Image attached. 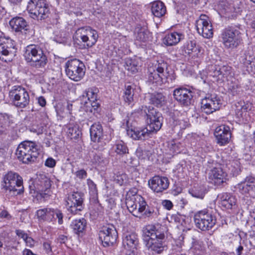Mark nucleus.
I'll return each instance as SVG.
<instances>
[{
    "mask_svg": "<svg viewBox=\"0 0 255 255\" xmlns=\"http://www.w3.org/2000/svg\"><path fill=\"white\" fill-rule=\"evenodd\" d=\"M146 246L153 254H160L165 248L163 227L159 224L146 226L144 230Z\"/></svg>",
    "mask_w": 255,
    "mask_h": 255,
    "instance_id": "obj_1",
    "label": "nucleus"
},
{
    "mask_svg": "<svg viewBox=\"0 0 255 255\" xmlns=\"http://www.w3.org/2000/svg\"><path fill=\"white\" fill-rule=\"evenodd\" d=\"M155 69H149L148 81L149 83L161 85L165 83H172L175 79L176 76L173 72L169 71L168 64L161 61L155 66Z\"/></svg>",
    "mask_w": 255,
    "mask_h": 255,
    "instance_id": "obj_2",
    "label": "nucleus"
},
{
    "mask_svg": "<svg viewBox=\"0 0 255 255\" xmlns=\"http://www.w3.org/2000/svg\"><path fill=\"white\" fill-rule=\"evenodd\" d=\"M23 56L29 65L36 69L45 67L48 62L43 50L38 45L30 44L27 46Z\"/></svg>",
    "mask_w": 255,
    "mask_h": 255,
    "instance_id": "obj_3",
    "label": "nucleus"
},
{
    "mask_svg": "<svg viewBox=\"0 0 255 255\" xmlns=\"http://www.w3.org/2000/svg\"><path fill=\"white\" fill-rule=\"evenodd\" d=\"M39 154L37 144L32 141L25 140L18 146L15 154L18 159L25 164L34 162Z\"/></svg>",
    "mask_w": 255,
    "mask_h": 255,
    "instance_id": "obj_4",
    "label": "nucleus"
},
{
    "mask_svg": "<svg viewBox=\"0 0 255 255\" xmlns=\"http://www.w3.org/2000/svg\"><path fill=\"white\" fill-rule=\"evenodd\" d=\"M98 38L97 31L90 27L78 29L73 36L74 42L77 44H82L84 48L92 47L97 42Z\"/></svg>",
    "mask_w": 255,
    "mask_h": 255,
    "instance_id": "obj_5",
    "label": "nucleus"
},
{
    "mask_svg": "<svg viewBox=\"0 0 255 255\" xmlns=\"http://www.w3.org/2000/svg\"><path fill=\"white\" fill-rule=\"evenodd\" d=\"M141 111L145 114L146 122L150 131H157L162 125V114L153 107L142 106Z\"/></svg>",
    "mask_w": 255,
    "mask_h": 255,
    "instance_id": "obj_6",
    "label": "nucleus"
},
{
    "mask_svg": "<svg viewBox=\"0 0 255 255\" xmlns=\"http://www.w3.org/2000/svg\"><path fill=\"white\" fill-rule=\"evenodd\" d=\"M27 9L33 18L45 19L50 12L49 4L46 0H30Z\"/></svg>",
    "mask_w": 255,
    "mask_h": 255,
    "instance_id": "obj_7",
    "label": "nucleus"
},
{
    "mask_svg": "<svg viewBox=\"0 0 255 255\" xmlns=\"http://www.w3.org/2000/svg\"><path fill=\"white\" fill-rule=\"evenodd\" d=\"M4 187L14 195H18L24 191L22 177L18 174L10 171L3 177Z\"/></svg>",
    "mask_w": 255,
    "mask_h": 255,
    "instance_id": "obj_8",
    "label": "nucleus"
},
{
    "mask_svg": "<svg viewBox=\"0 0 255 255\" xmlns=\"http://www.w3.org/2000/svg\"><path fill=\"white\" fill-rule=\"evenodd\" d=\"M9 96L14 106L19 108H24L29 103V96L27 91L20 86H15L9 91Z\"/></svg>",
    "mask_w": 255,
    "mask_h": 255,
    "instance_id": "obj_9",
    "label": "nucleus"
},
{
    "mask_svg": "<svg viewBox=\"0 0 255 255\" xmlns=\"http://www.w3.org/2000/svg\"><path fill=\"white\" fill-rule=\"evenodd\" d=\"M196 227L202 231H208L215 225L216 219L210 212L206 210L198 212L194 216Z\"/></svg>",
    "mask_w": 255,
    "mask_h": 255,
    "instance_id": "obj_10",
    "label": "nucleus"
},
{
    "mask_svg": "<svg viewBox=\"0 0 255 255\" xmlns=\"http://www.w3.org/2000/svg\"><path fill=\"white\" fill-rule=\"evenodd\" d=\"M85 66L77 59L68 60L65 64V72L67 76L75 81H80L85 75Z\"/></svg>",
    "mask_w": 255,
    "mask_h": 255,
    "instance_id": "obj_11",
    "label": "nucleus"
},
{
    "mask_svg": "<svg viewBox=\"0 0 255 255\" xmlns=\"http://www.w3.org/2000/svg\"><path fill=\"white\" fill-rule=\"evenodd\" d=\"M222 38L225 47L233 49L237 47L241 41V33L235 28L228 26L223 30Z\"/></svg>",
    "mask_w": 255,
    "mask_h": 255,
    "instance_id": "obj_12",
    "label": "nucleus"
},
{
    "mask_svg": "<svg viewBox=\"0 0 255 255\" xmlns=\"http://www.w3.org/2000/svg\"><path fill=\"white\" fill-rule=\"evenodd\" d=\"M99 239L104 247L112 246L116 242L118 232L113 224L104 226L99 233Z\"/></svg>",
    "mask_w": 255,
    "mask_h": 255,
    "instance_id": "obj_13",
    "label": "nucleus"
},
{
    "mask_svg": "<svg viewBox=\"0 0 255 255\" xmlns=\"http://www.w3.org/2000/svg\"><path fill=\"white\" fill-rule=\"evenodd\" d=\"M17 49L14 41L3 37H0V58L4 61H10L15 55Z\"/></svg>",
    "mask_w": 255,
    "mask_h": 255,
    "instance_id": "obj_14",
    "label": "nucleus"
},
{
    "mask_svg": "<svg viewBox=\"0 0 255 255\" xmlns=\"http://www.w3.org/2000/svg\"><path fill=\"white\" fill-rule=\"evenodd\" d=\"M83 194L78 192H73L66 197V206L72 214H76L84 208Z\"/></svg>",
    "mask_w": 255,
    "mask_h": 255,
    "instance_id": "obj_15",
    "label": "nucleus"
},
{
    "mask_svg": "<svg viewBox=\"0 0 255 255\" xmlns=\"http://www.w3.org/2000/svg\"><path fill=\"white\" fill-rule=\"evenodd\" d=\"M221 105L219 97L216 94H208L201 101V110L207 114L218 110Z\"/></svg>",
    "mask_w": 255,
    "mask_h": 255,
    "instance_id": "obj_16",
    "label": "nucleus"
},
{
    "mask_svg": "<svg viewBox=\"0 0 255 255\" xmlns=\"http://www.w3.org/2000/svg\"><path fill=\"white\" fill-rule=\"evenodd\" d=\"M208 168L211 169L209 173V178L217 186L221 185L226 181L227 174L223 171L221 165L217 163H211L209 162L207 165Z\"/></svg>",
    "mask_w": 255,
    "mask_h": 255,
    "instance_id": "obj_17",
    "label": "nucleus"
},
{
    "mask_svg": "<svg viewBox=\"0 0 255 255\" xmlns=\"http://www.w3.org/2000/svg\"><path fill=\"white\" fill-rule=\"evenodd\" d=\"M193 93L190 89L183 87L175 89L173 91V97L178 103L184 107L192 104L193 102Z\"/></svg>",
    "mask_w": 255,
    "mask_h": 255,
    "instance_id": "obj_18",
    "label": "nucleus"
},
{
    "mask_svg": "<svg viewBox=\"0 0 255 255\" xmlns=\"http://www.w3.org/2000/svg\"><path fill=\"white\" fill-rule=\"evenodd\" d=\"M196 27L199 34L206 38L212 37L213 35V27L209 20V17L201 14L199 18L196 20Z\"/></svg>",
    "mask_w": 255,
    "mask_h": 255,
    "instance_id": "obj_19",
    "label": "nucleus"
},
{
    "mask_svg": "<svg viewBox=\"0 0 255 255\" xmlns=\"http://www.w3.org/2000/svg\"><path fill=\"white\" fill-rule=\"evenodd\" d=\"M210 76L215 78V80L218 82H224L229 80L232 76V67L229 66L222 67L214 66L210 71Z\"/></svg>",
    "mask_w": 255,
    "mask_h": 255,
    "instance_id": "obj_20",
    "label": "nucleus"
},
{
    "mask_svg": "<svg viewBox=\"0 0 255 255\" xmlns=\"http://www.w3.org/2000/svg\"><path fill=\"white\" fill-rule=\"evenodd\" d=\"M148 185L154 192L160 193L168 188L169 181L166 177L154 176L148 181Z\"/></svg>",
    "mask_w": 255,
    "mask_h": 255,
    "instance_id": "obj_21",
    "label": "nucleus"
},
{
    "mask_svg": "<svg viewBox=\"0 0 255 255\" xmlns=\"http://www.w3.org/2000/svg\"><path fill=\"white\" fill-rule=\"evenodd\" d=\"M214 134L217 140V143L220 145H224L229 143L231 137L229 127L225 125L216 128Z\"/></svg>",
    "mask_w": 255,
    "mask_h": 255,
    "instance_id": "obj_22",
    "label": "nucleus"
},
{
    "mask_svg": "<svg viewBox=\"0 0 255 255\" xmlns=\"http://www.w3.org/2000/svg\"><path fill=\"white\" fill-rule=\"evenodd\" d=\"M11 28L16 32H24L25 34L31 35L29 26L22 17H16L13 18L9 21Z\"/></svg>",
    "mask_w": 255,
    "mask_h": 255,
    "instance_id": "obj_23",
    "label": "nucleus"
},
{
    "mask_svg": "<svg viewBox=\"0 0 255 255\" xmlns=\"http://www.w3.org/2000/svg\"><path fill=\"white\" fill-rule=\"evenodd\" d=\"M239 191L243 194H250L255 191V177L247 176L244 180L238 185Z\"/></svg>",
    "mask_w": 255,
    "mask_h": 255,
    "instance_id": "obj_24",
    "label": "nucleus"
},
{
    "mask_svg": "<svg viewBox=\"0 0 255 255\" xmlns=\"http://www.w3.org/2000/svg\"><path fill=\"white\" fill-rule=\"evenodd\" d=\"M123 244L124 248L132 252L137 248L138 245V240L137 235L134 233H127L124 234Z\"/></svg>",
    "mask_w": 255,
    "mask_h": 255,
    "instance_id": "obj_25",
    "label": "nucleus"
},
{
    "mask_svg": "<svg viewBox=\"0 0 255 255\" xmlns=\"http://www.w3.org/2000/svg\"><path fill=\"white\" fill-rule=\"evenodd\" d=\"M142 199V197L139 195H132L130 196L128 194L126 199V204L128 211L132 213L133 215L137 217L136 214L138 200Z\"/></svg>",
    "mask_w": 255,
    "mask_h": 255,
    "instance_id": "obj_26",
    "label": "nucleus"
},
{
    "mask_svg": "<svg viewBox=\"0 0 255 255\" xmlns=\"http://www.w3.org/2000/svg\"><path fill=\"white\" fill-rule=\"evenodd\" d=\"M56 218L58 219L59 224L61 225L63 224V215L61 211L58 209L47 208L46 222L54 223L56 221Z\"/></svg>",
    "mask_w": 255,
    "mask_h": 255,
    "instance_id": "obj_27",
    "label": "nucleus"
},
{
    "mask_svg": "<svg viewBox=\"0 0 255 255\" xmlns=\"http://www.w3.org/2000/svg\"><path fill=\"white\" fill-rule=\"evenodd\" d=\"M34 185L38 191H43V189H50L51 181L45 174H39L37 175Z\"/></svg>",
    "mask_w": 255,
    "mask_h": 255,
    "instance_id": "obj_28",
    "label": "nucleus"
},
{
    "mask_svg": "<svg viewBox=\"0 0 255 255\" xmlns=\"http://www.w3.org/2000/svg\"><path fill=\"white\" fill-rule=\"evenodd\" d=\"M184 37V35L182 33L172 32L165 35L163 39V43L167 46L175 45Z\"/></svg>",
    "mask_w": 255,
    "mask_h": 255,
    "instance_id": "obj_29",
    "label": "nucleus"
},
{
    "mask_svg": "<svg viewBox=\"0 0 255 255\" xmlns=\"http://www.w3.org/2000/svg\"><path fill=\"white\" fill-rule=\"evenodd\" d=\"M152 131H150L149 128H145L140 129L131 130L128 132V134L135 140H144L149 137Z\"/></svg>",
    "mask_w": 255,
    "mask_h": 255,
    "instance_id": "obj_30",
    "label": "nucleus"
},
{
    "mask_svg": "<svg viewBox=\"0 0 255 255\" xmlns=\"http://www.w3.org/2000/svg\"><path fill=\"white\" fill-rule=\"evenodd\" d=\"M103 128L99 123H95L90 128V136L91 140L94 142H99L103 136Z\"/></svg>",
    "mask_w": 255,
    "mask_h": 255,
    "instance_id": "obj_31",
    "label": "nucleus"
},
{
    "mask_svg": "<svg viewBox=\"0 0 255 255\" xmlns=\"http://www.w3.org/2000/svg\"><path fill=\"white\" fill-rule=\"evenodd\" d=\"M221 201V204L222 206L227 209H231L233 205L236 203V198L227 193H224L219 195Z\"/></svg>",
    "mask_w": 255,
    "mask_h": 255,
    "instance_id": "obj_32",
    "label": "nucleus"
},
{
    "mask_svg": "<svg viewBox=\"0 0 255 255\" xmlns=\"http://www.w3.org/2000/svg\"><path fill=\"white\" fill-rule=\"evenodd\" d=\"M149 103L157 107H161L166 104V98L161 93H154L150 95Z\"/></svg>",
    "mask_w": 255,
    "mask_h": 255,
    "instance_id": "obj_33",
    "label": "nucleus"
},
{
    "mask_svg": "<svg viewBox=\"0 0 255 255\" xmlns=\"http://www.w3.org/2000/svg\"><path fill=\"white\" fill-rule=\"evenodd\" d=\"M151 11L156 17H161L166 13V9L164 4L160 1H156L152 3Z\"/></svg>",
    "mask_w": 255,
    "mask_h": 255,
    "instance_id": "obj_34",
    "label": "nucleus"
},
{
    "mask_svg": "<svg viewBox=\"0 0 255 255\" xmlns=\"http://www.w3.org/2000/svg\"><path fill=\"white\" fill-rule=\"evenodd\" d=\"M86 225V220L84 218H81L73 220L70 227L75 234L79 235L85 230Z\"/></svg>",
    "mask_w": 255,
    "mask_h": 255,
    "instance_id": "obj_35",
    "label": "nucleus"
},
{
    "mask_svg": "<svg viewBox=\"0 0 255 255\" xmlns=\"http://www.w3.org/2000/svg\"><path fill=\"white\" fill-rule=\"evenodd\" d=\"M192 244V251L194 255H204L206 248L203 241L193 239Z\"/></svg>",
    "mask_w": 255,
    "mask_h": 255,
    "instance_id": "obj_36",
    "label": "nucleus"
},
{
    "mask_svg": "<svg viewBox=\"0 0 255 255\" xmlns=\"http://www.w3.org/2000/svg\"><path fill=\"white\" fill-rule=\"evenodd\" d=\"M234 81L232 80L229 83L228 92L233 96H238L241 94L242 90L238 81L234 78Z\"/></svg>",
    "mask_w": 255,
    "mask_h": 255,
    "instance_id": "obj_37",
    "label": "nucleus"
},
{
    "mask_svg": "<svg viewBox=\"0 0 255 255\" xmlns=\"http://www.w3.org/2000/svg\"><path fill=\"white\" fill-rule=\"evenodd\" d=\"M134 92L133 89L130 85H125V90L124 93L123 98L125 102L128 105L133 102Z\"/></svg>",
    "mask_w": 255,
    "mask_h": 255,
    "instance_id": "obj_38",
    "label": "nucleus"
},
{
    "mask_svg": "<svg viewBox=\"0 0 255 255\" xmlns=\"http://www.w3.org/2000/svg\"><path fill=\"white\" fill-rule=\"evenodd\" d=\"M113 147L115 151L119 155L128 153V151L127 145L122 140L118 141Z\"/></svg>",
    "mask_w": 255,
    "mask_h": 255,
    "instance_id": "obj_39",
    "label": "nucleus"
},
{
    "mask_svg": "<svg viewBox=\"0 0 255 255\" xmlns=\"http://www.w3.org/2000/svg\"><path fill=\"white\" fill-rule=\"evenodd\" d=\"M189 192L193 197L201 199L204 198L206 194V190L204 187H194Z\"/></svg>",
    "mask_w": 255,
    "mask_h": 255,
    "instance_id": "obj_40",
    "label": "nucleus"
},
{
    "mask_svg": "<svg viewBox=\"0 0 255 255\" xmlns=\"http://www.w3.org/2000/svg\"><path fill=\"white\" fill-rule=\"evenodd\" d=\"M185 52L190 54L192 52H199L200 49L199 47H196V43L195 40L187 41L184 46Z\"/></svg>",
    "mask_w": 255,
    "mask_h": 255,
    "instance_id": "obj_41",
    "label": "nucleus"
},
{
    "mask_svg": "<svg viewBox=\"0 0 255 255\" xmlns=\"http://www.w3.org/2000/svg\"><path fill=\"white\" fill-rule=\"evenodd\" d=\"M126 69L134 73L137 71L136 62L134 60L128 59L126 61Z\"/></svg>",
    "mask_w": 255,
    "mask_h": 255,
    "instance_id": "obj_42",
    "label": "nucleus"
},
{
    "mask_svg": "<svg viewBox=\"0 0 255 255\" xmlns=\"http://www.w3.org/2000/svg\"><path fill=\"white\" fill-rule=\"evenodd\" d=\"M229 169L231 170L233 175L237 176L241 171L240 163L238 160H234L231 163V167Z\"/></svg>",
    "mask_w": 255,
    "mask_h": 255,
    "instance_id": "obj_43",
    "label": "nucleus"
},
{
    "mask_svg": "<svg viewBox=\"0 0 255 255\" xmlns=\"http://www.w3.org/2000/svg\"><path fill=\"white\" fill-rule=\"evenodd\" d=\"M47 208L40 209L36 211V215L39 222H46Z\"/></svg>",
    "mask_w": 255,
    "mask_h": 255,
    "instance_id": "obj_44",
    "label": "nucleus"
},
{
    "mask_svg": "<svg viewBox=\"0 0 255 255\" xmlns=\"http://www.w3.org/2000/svg\"><path fill=\"white\" fill-rule=\"evenodd\" d=\"M86 104L87 105L86 106L87 107L89 108V110L87 109V111H89L91 113H93L94 114L98 111L100 105L97 102V101H91L89 103L86 102Z\"/></svg>",
    "mask_w": 255,
    "mask_h": 255,
    "instance_id": "obj_45",
    "label": "nucleus"
},
{
    "mask_svg": "<svg viewBox=\"0 0 255 255\" xmlns=\"http://www.w3.org/2000/svg\"><path fill=\"white\" fill-rule=\"evenodd\" d=\"M242 61L243 64L247 67H249L250 66V67L252 68L253 65H255V63L254 58L250 55H246L242 59Z\"/></svg>",
    "mask_w": 255,
    "mask_h": 255,
    "instance_id": "obj_46",
    "label": "nucleus"
},
{
    "mask_svg": "<svg viewBox=\"0 0 255 255\" xmlns=\"http://www.w3.org/2000/svg\"><path fill=\"white\" fill-rule=\"evenodd\" d=\"M85 94L89 102L97 101V94L92 89H89L86 91Z\"/></svg>",
    "mask_w": 255,
    "mask_h": 255,
    "instance_id": "obj_47",
    "label": "nucleus"
},
{
    "mask_svg": "<svg viewBox=\"0 0 255 255\" xmlns=\"http://www.w3.org/2000/svg\"><path fill=\"white\" fill-rule=\"evenodd\" d=\"M68 134H70L71 138H76L79 135V130L77 127L69 125L68 129Z\"/></svg>",
    "mask_w": 255,
    "mask_h": 255,
    "instance_id": "obj_48",
    "label": "nucleus"
},
{
    "mask_svg": "<svg viewBox=\"0 0 255 255\" xmlns=\"http://www.w3.org/2000/svg\"><path fill=\"white\" fill-rule=\"evenodd\" d=\"M190 124L189 123V121L187 119L185 120H180L178 121V124L176 125V127L177 128H179L180 129H185L187 128L190 126Z\"/></svg>",
    "mask_w": 255,
    "mask_h": 255,
    "instance_id": "obj_49",
    "label": "nucleus"
},
{
    "mask_svg": "<svg viewBox=\"0 0 255 255\" xmlns=\"http://www.w3.org/2000/svg\"><path fill=\"white\" fill-rule=\"evenodd\" d=\"M38 196L39 198H42L44 200H47L51 194V191L49 189H43V191H38Z\"/></svg>",
    "mask_w": 255,
    "mask_h": 255,
    "instance_id": "obj_50",
    "label": "nucleus"
},
{
    "mask_svg": "<svg viewBox=\"0 0 255 255\" xmlns=\"http://www.w3.org/2000/svg\"><path fill=\"white\" fill-rule=\"evenodd\" d=\"M139 205V207L138 209H137L136 214L138 213H142L143 211L146 210V203L142 197V199L138 200V202H137Z\"/></svg>",
    "mask_w": 255,
    "mask_h": 255,
    "instance_id": "obj_51",
    "label": "nucleus"
},
{
    "mask_svg": "<svg viewBox=\"0 0 255 255\" xmlns=\"http://www.w3.org/2000/svg\"><path fill=\"white\" fill-rule=\"evenodd\" d=\"M179 144L175 143L174 141H172L170 143L169 146L170 151L172 153H178L180 152V150L179 147Z\"/></svg>",
    "mask_w": 255,
    "mask_h": 255,
    "instance_id": "obj_52",
    "label": "nucleus"
},
{
    "mask_svg": "<svg viewBox=\"0 0 255 255\" xmlns=\"http://www.w3.org/2000/svg\"><path fill=\"white\" fill-rule=\"evenodd\" d=\"M136 39L141 41H145L147 39V32L140 31L138 32Z\"/></svg>",
    "mask_w": 255,
    "mask_h": 255,
    "instance_id": "obj_53",
    "label": "nucleus"
},
{
    "mask_svg": "<svg viewBox=\"0 0 255 255\" xmlns=\"http://www.w3.org/2000/svg\"><path fill=\"white\" fill-rule=\"evenodd\" d=\"M87 184L93 194H97V187L96 185L94 182L91 179H89L87 180Z\"/></svg>",
    "mask_w": 255,
    "mask_h": 255,
    "instance_id": "obj_54",
    "label": "nucleus"
},
{
    "mask_svg": "<svg viewBox=\"0 0 255 255\" xmlns=\"http://www.w3.org/2000/svg\"><path fill=\"white\" fill-rule=\"evenodd\" d=\"M76 177L79 179H84L87 176V173L84 169L79 170L75 172Z\"/></svg>",
    "mask_w": 255,
    "mask_h": 255,
    "instance_id": "obj_55",
    "label": "nucleus"
},
{
    "mask_svg": "<svg viewBox=\"0 0 255 255\" xmlns=\"http://www.w3.org/2000/svg\"><path fill=\"white\" fill-rule=\"evenodd\" d=\"M30 131L36 133L37 134L39 135L43 132V128L42 126L40 127L33 126L30 128Z\"/></svg>",
    "mask_w": 255,
    "mask_h": 255,
    "instance_id": "obj_56",
    "label": "nucleus"
},
{
    "mask_svg": "<svg viewBox=\"0 0 255 255\" xmlns=\"http://www.w3.org/2000/svg\"><path fill=\"white\" fill-rule=\"evenodd\" d=\"M15 233L18 237L22 239L24 241H25L28 237L27 234L24 231L21 230H16Z\"/></svg>",
    "mask_w": 255,
    "mask_h": 255,
    "instance_id": "obj_57",
    "label": "nucleus"
},
{
    "mask_svg": "<svg viewBox=\"0 0 255 255\" xmlns=\"http://www.w3.org/2000/svg\"><path fill=\"white\" fill-rule=\"evenodd\" d=\"M43 247L47 254H50L52 253L51 244L49 242H44L43 244Z\"/></svg>",
    "mask_w": 255,
    "mask_h": 255,
    "instance_id": "obj_58",
    "label": "nucleus"
},
{
    "mask_svg": "<svg viewBox=\"0 0 255 255\" xmlns=\"http://www.w3.org/2000/svg\"><path fill=\"white\" fill-rule=\"evenodd\" d=\"M107 206L110 209H113L116 206L115 200L113 198H110L106 201Z\"/></svg>",
    "mask_w": 255,
    "mask_h": 255,
    "instance_id": "obj_59",
    "label": "nucleus"
},
{
    "mask_svg": "<svg viewBox=\"0 0 255 255\" xmlns=\"http://www.w3.org/2000/svg\"><path fill=\"white\" fill-rule=\"evenodd\" d=\"M56 161L52 158H48L45 161V166L49 167H53L55 166Z\"/></svg>",
    "mask_w": 255,
    "mask_h": 255,
    "instance_id": "obj_60",
    "label": "nucleus"
},
{
    "mask_svg": "<svg viewBox=\"0 0 255 255\" xmlns=\"http://www.w3.org/2000/svg\"><path fill=\"white\" fill-rule=\"evenodd\" d=\"M24 242L26 244V245L30 248L34 247L35 244L34 240L32 238L28 236L27 237V239L25 240Z\"/></svg>",
    "mask_w": 255,
    "mask_h": 255,
    "instance_id": "obj_61",
    "label": "nucleus"
},
{
    "mask_svg": "<svg viewBox=\"0 0 255 255\" xmlns=\"http://www.w3.org/2000/svg\"><path fill=\"white\" fill-rule=\"evenodd\" d=\"M162 204L165 208L168 210H170L173 207L172 203L170 201L167 200L163 201Z\"/></svg>",
    "mask_w": 255,
    "mask_h": 255,
    "instance_id": "obj_62",
    "label": "nucleus"
},
{
    "mask_svg": "<svg viewBox=\"0 0 255 255\" xmlns=\"http://www.w3.org/2000/svg\"><path fill=\"white\" fill-rule=\"evenodd\" d=\"M124 177H125V175H117L115 177V181L119 185H122L124 183Z\"/></svg>",
    "mask_w": 255,
    "mask_h": 255,
    "instance_id": "obj_63",
    "label": "nucleus"
},
{
    "mask_svg": "<svg viewBox=\"0 0 255 255\" xmlns=\"http://www.w3.org/2000/svg\"><path fill=\"white\" fill-rule=\"evenodd\" d=\"M235 112L238 118L242 117L244 113H245L242 110H241L240 105L236 106Z\"/></svg>",
    "mask_w": 255,
    "mask_h": 255,
    "instance_id": "obj_64",
    "label": "nucleus"
}]
</instances>
